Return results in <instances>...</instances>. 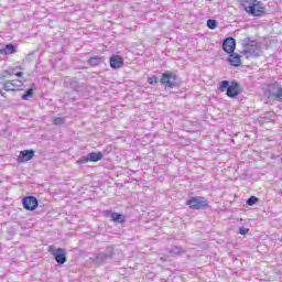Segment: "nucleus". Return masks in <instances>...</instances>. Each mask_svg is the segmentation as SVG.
<instances>
[{
  "instance_id": "1",
  "label": "nucleus",
  "mask_w": 282,
  "mask_h": 282,
  "mask_svg": "<svg viewBox=\"0 0 282 282\" xmlns=\"http://www.w3.org/2000/svg\"><path fill=\"white\" fill-rule=\"evenodd\" d=\"M243 50L240 52L246 58H259L261 56V45L257 41L246 37L241 41Z\"/></svg>"
},
{
  "instance_id": "2",
  "label": "nucleus",
  "mask_w": 282,
  "mask_h": 282,
  "mask_svg": "<svg viewBox=\"0 0 282 282\" xmlns=\"http://www.w3.org/2000/svg\"><path fill=\"white\" fill-rule=\"evenodd\" d=\"M240 3L250 17L265 15V7H263V3L259 0H240Z\"/></svg>"
},
{
  "instance_id": "3",
  "label": "nucleus",
  "mask_w": 282,
  "mask_h": 282,
  "mask_svg": "<svg viewBox=\"0 0 282 282\" xmlns=\"http://www.w3.org/2000/svg\"><path fill=\"white\" fill-rule=\"evenodd\" d=\"M218 89L221 93L226 91L228 98H237V96L241 94V86H239V83L236 80L231 83L228 80H223L219 83Z\"/></svg>"
},
{
  "instance_id": "4",
  "label": "nucleus",
  "mask_w": 282,
  "mask_h": 282,
  "mask_svg": "<svg viewBox=\"0 0 282 282\" xmlns=\"http://www.w3.org/2000/svg\"><path fill=\"white\" fill-rule=\"evenodd\" d=\"M185 206H188L189 210H205V208H208V199L204 196H191Z\"/></svg>"
},
{
  "instance_id": "5",
  "label": "nucleus",
  "mask_w": 282,
  "mask_h": 282,
  "mask_svg": "<svg viewBox=\"0 0 282 282\" xmlns=\"http://www.w3.org/2000/svg\"><path fill=\"white\" fill-rule=\"evenodd\" d=\"M160 83L165 89H173L177 87V74L167 70L161 75Z\"/></svg>"
},
{
  "instance_id": "6",
  "label": "nucleus",
  "mask_w": 282,
  "mask_h": 282,
  "mask_svg": "<svg viewBox=\"0 0 282 282\" xmlns=\"http://www.w3.org/2000/svg\"><path fill=\"white\" fill-rule=\"evenodd\" d=\"M48 252H51V254L54 257L58 265H63L64 263H67V251H65V249L63 248L54 249L50 247Z\"/></svg>"
},
{
  "instance_id": "7",
  "label": "nucleus",
  "mask_w": 282,
  "mask_h": 282,
  "mask_svg": "<svg viewBox=\"0 0 282 282\" xmlns=\"http://www.w3.org/2000/svg\"><path fill=\"white\" fill-rule=\"evenodd\" d=\"M113 254H116L113 249L108 248L105 252H99L96 256L95 261L98 263V265H102V263H107L110 259H113Z\"/></svg>"
},
{
  "instance_id": "8",
  "label": "nucleus",
  "mask_w": 282,
  "mask_h": 282,
  "mask_svg": "<svg viewBox=\"0 0 282 282\" xmlns=\"http://www.w3.org/2000/svg\"><path fill=\"white\" fill-rule=\"evenodd\" d=\"M22 204L25 210H36L39 207V199L34 196H26L23 198Z\"/></svg>"
},
{
  "instance_id": "9",
  "label": "nucleus",
  "mask_w": 282,
  "mask_h": 282,
  "mask_svg": "<svg viewBox=\"0 0 282 282\" xmlns=\"http://www.w3.org/2000/svg\"><path fill=\"white\" fill-rule=\"evenodd\" d=\"M104 216H106L108 219H111L116 224H124L127 221V217H124V215L113 213L111 210H105Z\"/></svg>"
},
{
  "instance_id": "10",
  "label": "nucleus",
  "mask_w": 282,
  "mask_h": 282,
  "mask_svg": "<svg viewBox=\"0 0 282 282\" xmlns=\"http://www.w3.org/2000/svg\"><path fill=\"white\" fill-rule=\"evenodd\" d=\"M235 47H237V41L235 37H226L223 42V50L227 54H232L235 52Z\"/></svg>"
},
{
  "instance_id": "11",
  "label": "nucleus",
  "mask_w": 282,
  "mask_h": 282,
  "mask_svg": "<svg viewBox=\"0 0 282 282\" xmlns=\"http://www.w3.org/2000/svg\"><path fill=\"white\" fill-rule=\"evenodd\" d=\"M34 158V150H23L20 152L17 161L18 164H23L24 162H30Z\"/></svg>"
},
{
  "instance_id": "12",
  "label": "nucleus",
  "mask_w": 282,
  "mask_h": 282,
  "mask_svg": "<svg viewBox=\"0 0 282 282\" xmlns=\"http://www.w3.org/2000/svg\"><path fill=\"white\" fill-rule=\"evenodd\" d=\"M270 98H272V100H278V102H282V87L273 85L272 90L270 91Z\"/></svg>"
},
{
  "instance_id": "13",
  "label": "nucleus",
  "mask_w": 282,
  "mask_h": 282,
  "mask_svg": "<svg viewBox=\"0 0 282 282\" xmlns=\"http://www.w3.org/2000/svg\"><path fill=\"white\" fill-rule=\"evenodd\" d=\"M122 65H124V59L122 58V56L112 55L110 57V67H112V69H120Z\"/></svg>"
},
{
  "instance_id": "14",
  "label": "nucleus",
  "mask_w": 282,
  "mask_h": 282,
  "mask_svg": "<svg viewBox=\"0 0 282 282\" xmlns=\"http://www.w3.org/2000/svg\"><path fill=\"white\" fill-rule=\"evenodd\" d=\"M227 61L232 67H239L241 65V55L235 52L229 53Z\"/></svg>"
},
{
  "instance_id": "15",
  "label": "nucleus",
  "mask_w": 282,
  "mask_h": 282,
  "mask_svg": "<svg viewBox=\"0 0 282 282\" xmlns=\"http://www.w3.org/2000/svg\"><path fill=\"white\" fill-rule=\"evenodd\" d=\"M102 63H105V57L102 56H91L88 59V65H90V67H97V65H102Z\"/></svg>"
},
{
  "instance_id": "16",
  "label": "nucleus",
  "mask_w": 282,
  "mask_h": 282,
  "mask_svg": "<svg viewBox=\"0 0 282 282\" xmlns=\"http://www.w3.org/2000/svg\"><path fill=\"white\" fill-rule=\"evenodd\" d=\"M88 156V162H100L105 155L102 152H90L87 154Z\"/></svg>"
},
{
  "instance_id": "17",
  "label": "nucleus",
  "mask_w": 282,
  "mask_h": 282,
  "mask_svg": "<svg viewBox=\"0 0 282 282\" xmlns=\"http://www.w3.org/2000/svg\"><path fill=\"white\" fill-rule=\"evenodd\" d=\"M17 52V46L14 44H7L6 47L0 50V54H14Z\"/></svg>"
},
{
  "instance_id": "18",
  "label": "nucleus",
  "mask_w": 282,
  "mask_h": 282,
  "mask_svg": "<svg viewBox=\"0 0 282 282\" xmlns=\"http://www.w3.org/2000/svg\"><path fill=\"white\" fill-rule=\"evenodd\" d=\"M3 89L4 91H17V88H14V80L4 82Z\"/></svg>"
},
{
  "instance_id": "19",
  "label": "nucleus",
  "mask_w": 282,
  "mask_h": 282,
  "mask_svg": "<svg viewBox=\"0 0 282 282\" xmlns=\"http://www.w3.org/2000/svg\"><path fill=\"white\" fill-rule=\"evenodd\" d=\"M171 254H184L186 251L182 247L174 246L170 249Z\"/></svg>"
},
{
  "instance_id": "20",
  "label": "nucleus",
  "mask_w": 282,
  "mask_h": 282,
  "mask_svg": "<svg viewBox=\"0 0 282 282\" xmlns=\"http://www.w3.org/2000/svg\"><path fill=\"white\" fill-rule=\"evenodd\" d=\"M34 96V88H29L23 95L22 100H30Z\"/></svg>"
},
{
  "instance_id": "21",
  "label": "nucleus",
  "mask_w": 282,
  "mask_h": 282,
  "mask_svg": "<svg viewBox=\"0 0 282 282\" xmlns=\"http://www.w3.org/2000/svg\"><path fill=\"white\" fill-rule=\"evenodd\" d=\"M257 203H259V198H257V196H250L246 202L247 206H254Z\"/></svg>"
},
{
  "instance_id": "22",
  "label": "nucleus",
  "mask_w": 282,
  "mask_h": 282,
  "mask_svg": "<svg viewBox=\"0 0 282 282\" xmlns=\"http://www.w3.org/2000/svg\"><path fill=\"white\" fill-rule=\"evenodd\" d=\"M207 28H209V30H215L217 28V20H207Z\"/></svg>"
},
{
  "instance_id": "23",
  "label": "nucleus",
  "mask_w": 282,
  "mask_h": 282,
  "mask_svg": "<svg viewBox=\"0 0 282 282\" xmlns=\"http://www.w3.org/2000/svg\"><path fill=\"white\" fill-rule=\"evenodd\" d=\"M54 124H56L57 127H59L61 124H65V118H63V117L55 118Z\"/></svg>"
},
{
  "instance_id": "24",
  "label": "nucleus",
  "mask_w": 282,
  "mask_h": 282,
  "mask_svg": "<svg viewBox=\"0 0 282 282\" xmlns=\"http://www.w3.org/2000/svg\"><path fill=\"white\" fill-rule=\"evenodd\" d=\"M148 83L149 85H158V77L156 76L148 77Z\"/></svg>"
},
{
  "instance_id": "25",
  "label": "nucleus",
  "mask_w": 282,
  "mask_h": 282,
  "mask_svg": "<svg viewBox=\"0 0 282 282\" xmlns=\"http://www.w3.org/2000/svg\"><path fill=\"white\" fill-rule=\"evenodd\" d=\"M70 87L75 91H78V82H76V79H70Z\"/></svg>"
},
{
  "instance_id": "26",
  "label": "nucleus",
  "mask_w": 282,
  "mask_h": 282,
  "mask_svg": "<svg viewBox=\"0 0 282 282\" xmlns=\"http://www.w3.org/2000/svg\"><path fill=\"white\" fill-rule=\"evenodd\" d=\"M87 162H89L88 156H82L79 160H77L78 164H87Z\"/></svg>"
},
{
  "instance_id": "27",
  "label": "nucleus",
  "mask_w": 282,
  "mask_h": 282,
  "mask_svg": "<svg viewBox=\"0 0 282 282\" xmlns=\"http://www.w3.org/2000/svg\"><path fill=\"white\" fill-rule=\"evenodd\" d=\"M239 232H240V235L246 236V235H248V232H250V229H248L246 227H240Z\"/></svg>"
},
{
  "instance_id": "28",
  "label": "nucleus",
  "mask_w": 282,
  "mask_h": 282,
  "mask_svg": "<svg viewBox=\"0 0 282 282\" xmlns=\"http://www.w3.org/2000/svg\"><path fill=\"white\" fill-rule=\"evenodd\" d=\"M264 118H265L267 120H273L272 118H274V112H272V113L265 112V113H264Z\"/></svg>"
},
{
  "instance_id": "29",
  "label": "nucleus",
  "mask_w": 282,
  "mask_h": 282,
  "mask_svg": "<svg viewBox=\"0 0 282 282\" xmlns=\"http://www.w3.org/2000/svg\"><path fill=\"white\" fill-rule=\"evenodd\" d=\"M4 74H7V76H14V68H10V69H7L4 70Z\"/></svg>"
},
{
  "instance_id": "30",
  "label": "nucleus",
  "mask_w": 282,
  "mask_h": 282,
  "mask_svg": "<svg viewBox=\"0 0 282 282\" xmlns=\"http://www.w3.org/2000/svg\"><path fill=\"white\" fill-rule=\"evenodd\" d=\"M23 82L21 80H14V87H22Z\"/></svg>"
},
{
  "instance_id": "31",
  "label": "nucleus",
  "mask_w": 282,
  "mask_h": 282,
  "mask_svg": "<svg viewBox=\"0 0 282 282\" xmlns=\"http://www.w3.org/2000/svg\"><path fill=\"white\" fill-rule=\"evenodd\" d=\"M14 76H18V78H21L23 76V72H18L14 74Z\"/></svg>"
},
{
  "instance_id": "32",
  "label": "nucleus",
  "mask_w": 282,
  "mask_h": 282,
  "mask_svg": "<svg viewBox=\"0 0 282 282\" xmlns=\"http://www.w3.org/2000/svg\"><path fill=\"white\" fill-rule=\"evenodd\" d=\"M8 76V73L2 72L1 78H6Z\"/></svg>"
},
{
  "instance_id": "33",
  "label": "nucleus",
  "mask_w": 282,
  "mask_h": 282,
  "mask_svg": "<svg viewBox=\"0 0 282 282\" xmlns=\"http://www.w3.org/2000/svg\"><path fill=\"white\" fill-rule=\"evenodd\" d=\"M0 96H2V98H6V93H3V90H0Z\"/></svg>"
}]
</instances>
